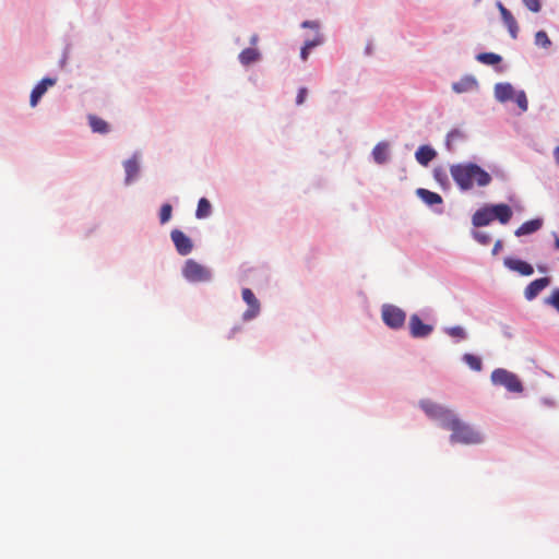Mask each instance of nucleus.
I'll list each match as a JSON object with an SVG mask.
<instances>
[{"mask_svg":"<svg viewBox=\"0 0 559 559\" xmlns=\"http://www.w3.org/2000/svg\"><path fill=\"white\" fill-rule=\"evenodd\" d=\"M476 59L479 62H481L484 64H488V66L498 64L502 60V58L499 55L493 53V52H481V53L477 55Z\"/></svg>","mask_w":559,"mask_h":559,"instance_id":"obj_24","label":"nucleus"},{"mask_svg":"<svg viewBox=\"0 0 559 559\" xmlns=\"http://www.w3.org/2000/svg\"><path fill=\"white\" fill-rule=\"evenodd\" d=\"M555 158H556V162L558 163L559 165V146L556 148L555 151Z\"/></svg>","mask_w":559,"mask_h":559,"instance_id":"obj_44","label":"nucleus"},{"mask_svg":"<svg viewBox=\"0 0 559 559\" xmlns=\"http://www.w3.org/2000/svg\"><path fill=\"white\" fill-rule=\"evenodd\" d=\"M420 406L430 418L439 420L442 428L453 415L451 409L444 408L430 401H421Z\"/></svg>","mask_w":559,"mask_h":559,"instance_id":"obj_6","label":"nucleus"},{"mask_svg":"<svg viewBox=\"0 0 559 559\" xmlns=\"http://www.w3.org/2000/svg\"><path fill=\"white\" fill-rule=\"evenodd\" d=\"M258 39H259L258 35H257V34H254V35H252V36H251V38H250V43H251L252 45H255V44H257V41H258Z\"/></svg>","mask_w":559,"mask_h":559,"instance_id":"obj_43","label":"nucleus"},{"mask_svg":"<svg viewBox=\"0 0 559 559\" xmlns=\"http://www.w3.org/2000/svg\"><path fill=\"white\" fill-rule=\"evenodd\" d=\"M171 213H173V206L169 203L163 204L160 207V212H159L160 224L167 223L171 217Z\"/></svg>","mask_w":559,"mask_h":559,"instance_id":"obj_30","label":"nucleus"},{"mask_svg":"<svg viewBox=\"0 0 559 559\" xmlns=\"http://www.w3.org/2000/svg\"><path fill=\"white\" fill-rule=\"evenodd\" d=\"M535 44L537 46H540L543 48H548L550 47L551 45V41L547 35L546 32L544 31H538L536 34H535Z\"/></svg>","mask_w":559,"mask_h":559,"instance_id":"obj_28","label":"nucleus"},{"mask_svg":"<svg viewBox=\"0 0 559 559\" xmlns=\"http://www.w3.org/2000/svg\"><path fill=\"white\" fill-rule=\"evenodd\" d=\"M559 312V288L552 290L551 295L546 299Z\"/></svg>","mask_w":559,"mask_h":559,"instance_id":"obj_34","label":"nucleus"},{"mask_svg":"<svg viewBox=\"0 0 559 559\" xmlns=\"http://www.w3.org/2000/svg\"><path fill=\"white\" fill-rule=\"evenodd\" d=\"M514 100L518 104V106L522 109V111H526L528 107L526 95L523 91L515 93Z\"/></svg>","mask_w":559,"mask_h":559,"instance_id":"obj_31","label":"nucleus"},{"mask_svg":"<svg viewBox=\"0 0 559 559\" xmlns=\"http://www.w3.org/2000/svg\"><path fill=\"white\" fill-rule=\"evenodd\" d=\"M388 148H389V145L388 143H378L374 147H373V151H372V156H373V159L376 160V163L378 164H383L388 160Z\"/></svg>","mask_w":559,"mask_h":559,"instance_id":"obj_21","label":"nucleus"},{"mask_svg":"<svg viewBox=\"0 0 559 559\" xmlns=\"http://www.w3.org/2000/svg\"><path fill=\"white\" fill-rule=\"evenodd\" d=\"M502 248V241L501 240H497L493 248H492V254L496 255L498 254V252L501 250Z\"/></svg>","mask_w":559,"mask_h":559,"instance_id":"obj_39","label":"nucleus"},{"mask_svg":"<svg viewBox=\"0 0 559 559\" xmlns=\"http://www.w3.org/2000/svg\"><path fill=\"white\" fill-rule=\"evenodd\" d=\"M182 274L189 282L194 283L207 282L211 280V272L205 266L192 259L186 261L182 269Z\"/></svg>","mask_w":559,"mask_h":559,"instance_id":"obj_4","label":"nucleus"},{"mask_svg":"<svg viewBox=\"0 0 559 559\" xmlns=\"http://www.w3.org/2000/svg\"><path fill=\"white\" fill-rule=\"evenodd\" d=\"M515 91L509 83H498L495 86V96L500 102L513 99Z\"/></svg>","mask_w":559,"mask_h":559,"instance_id":"obj_15","label":"nucleus"},{"mask_svg":"<svg viewBox=\"0 0 559 559\" xmlns=\"http://www.w3.org/2000/svg\"><path fill=\"white\" fill-rule=\"evenodd\" d=\"M307 94H308V90L306 87L299 88L297 97H296V104L298 106L302 105L305 103Z\"/></svg>","mask_w":559,"mask_h":559,"instance_id":"obj_37","label":"nucleus"},{"mask_svg":"<svg viewBox=\"0 0 559 559\" xmlns=\"http://www.w3.org/2000/svg\"><path fill=\"white\" fill-rule=\"evenodd\" d=\"M504 265L508 269L520 273L521 275L528 276V275H532L534 272V269L530 263H527L523 260H520V259L507 258L504 260Z\"/></svg>","mask_w":559,"mask_h":559,"instance_id":"obj_12","label":"nucleus"},{"mask_svg":"<svg viewBox=\"0 0 559 559\" xmlns=\"http://www.w3.org/2000/svg\"><path fill=\"white\" fill-rule=\"evenodd\" d=\"M320 44H321V40L318 38V39L307 40L304 46L308 50H310L311 48H313V47H316V46H318Z\"/></svg>","mask_w":559,"mask_h":559,"instance_id":"obj_38","label":"nucleus"},{"mask_svg":"<svg viewBox=\"0 0 559 559\" xmlns=\"http://www.w3.org/2000/svg\"><path fill=\"white\" fill-rule=\"evenodd\" d=\"M243 301L248 305V309L243 312L242 319L249 321L254 319L260 312V302L250 288H243L241 292Z\"/></svg>","mask_w":559,"mask_h":559,"instance_id":"obj_8","label":"nucleus"},{"mask_svg":"<svg viewBox=\"0 0 559 559\" xmlns=\"http://www.w3.org/2000/svg\"><path fill=\"white\" fill-rule=\"evenodd\" d=\"M543 226L540 218H535L523 223L516 230L515 236L521 237L537 231Z\"/></svg>","mask_w":559,"mask_h":559,"instance_id":"obj_17","label":"nucleus"},{"mask_svg":"<svg viewBox=\"0 0 559 559\" xmlns=\"http://www.w3.org/2000/svg\"><path fill=\"white\" fill-rule=\"evenodd\" d=\"M417 195L428 205L441 204L442 198L440 194L429 191L424 188L417 190Z\"/></svg>","mask_w":559,"mask_h":559,"instance_id":"obj_19","label":"nucleus"},{"mask_svg":"<svg viewBox=\"0 0 559 559\" xmlns=\"http://www.w3.org/2000/svg\"><path fill=\"white\" fill-rule=\"evenodd\" d=\"M383 322L391 329H401L406 319V313L393 305H384L381 310Z\"/></svg>","mask_w":559,"mask_h":559,"instance_id":"obj_5","label":"nucleus"},{"mask_svg":"<svg viewBox=\"0 0 559 559\" xmlns=\"http://www.w3.org/2000/svg\"><path fill=\"white\" fill-rule=\"evenodd\" d=\"M260 53L254 48H246L239 55V60L242 64L248 66L259 60Z\"/></svg>","mask_w":559,"mask_h":559,"instance_id":"obj_22","label":"nucleus"},{"mask_svg":"<svg viewBox=\"0 0 559 559\" xmlns=\"http://www.w3.org/2000/svg\"><path fill=\"white\" fill-rule=\"evenodd\" d=\"M493 221V214L491 207H484L476 211L473 215L472 222L474 226H487Z\"/></svg>","mask_w":559,"mask_h":559,"instance_id":"obj_14","label":"nucleus"},{"mask_svg":"<svg viewBox=\"0 0 559 559\" xmlns=\"http://www.w3.org/2000/svg\"><path fill=\"white\" fill-rule=\"evenodd\" d=\"M501 17H502L506 26L508 27V31H509L511 37L515 39L518 37V33H519V25H518V22L515 21L514 16L512 15V13L509 10H503V15Z\"/></svg>","mask_w":559,"mask_h":559,"instance_id":"obj_20","label":"nucleus"},{"mask_svg":"<svg viewBox=\"0 0 559 559\" xmlns=\"http://www.w3.org/2000/svg\"><path fill=\"white\" fill-rule=\"evenodd\" d=\"M435 179L442 186L448 183V176L443 168L438 167L433 170Z\"/></svg>","mask_w":559,"mask_h":559,"instance_id":"obj_32","label":"nucleus"},{"mask_svg":"<svg viewBox=\"0 0 559 559\" xmlns=\"http://www.w3.org/2000/svg\"><path fill=\"white\" fill-rule=\"evenodd\" d=\"M302 27H317V24L314 22H311V21H305L302 24H301Z\"/></svg>","mask_w":559,"mask_h":559,"instance_id":"obj_41","label":"nucleus"},{"mask_svg":"<svg viewBox=\"0 0 559 559\" xmlns=\"http://www.w3.org/2000/svg\"><path fill=\"white\" fill-rule=\"evenodd\" d=\"M463 360L474 371H480L483 368L481 359L473 354H464Z\"/></svg>","mask_w":559,"mask_h":559,"instance_id":"obj_26","label":"nucleus"},{"mask_svg":"<svg viewBox=\"0 0 559 559\" xmlns=\"http://www.w3.org/2000/svg\"><path fill=\"white\" fill-rule=\"evenodd\" d=\"M170 237L179 254L187 255L192 251V241L183 231L174 229Z\"/></svg>","mask_w":559,"mask_h":559,"instance_id":"obj_9","label":"nucleus"},{"mask_svg":"<svg viewBox=\"0 0 559 559\" xmlns=\"http://www.w3.org/2000/svg\"><path fill=\"white\" fill-rule=\"evenodd\" d=\"M525 7L532 12H539L540 2L539 0H523Z\"/></svg>","mask_w":559,"mask_h":559,"instance_id":"obj_36","label":"nucleus"},{"mask_svg":"<svg viewBox=\"0 0 559 559\" xmlns=\"http://www.w3.org/2000/svg\"><path fill=\"white\" fill-rule=\"evenodd\" d=\"M56 84L55 79L45 78L43 79L32 91L31 93V106L35 107L40 99V97L47 92L48 87L53 86Z\"/></svg>","mask_w":559,"mask_h":559,"instance_id":"obj_11","label":"nucleus"},{"mask_svg":"<svg viewBox=\"0 0 559 559\" xmlns=\"http://www.w3.org/2000/svg\"><path fill=\"white\" fill-rule=\"evenodd\" d=\"M490 207L493 214V219H498L503 225L509 223L513 214L509 205L500 203L491 205Z\"/></svg>","mask_w":559,"mask_h":559,"instance_id":"obj_13","label":"nucleus"},{"mask_svg":"<svg viewBox=\"0 0 559 559\" xmlns=\"http://www.w3.org/2000/svg\"><path fill=\"white\" fill-rule=\"evenodd\" d=\"M211 203L207 199L201 198L198 202V207L195 211V216L198 218H205L211 214Z\"/></svg>","mask_w":559,"mask_h":559,"instance_id":"obj_25","label":"nucleus"},{"mask_svg":"<svg viewBox=\"0 0 559 559\" xmlns=\"http://www.w3.org/2000/svg\"><path fill=\"white\" fill-rule=\"evenodd\" d=\"M445 333L451 336V337H454L459 341L461 340H465L466 338V332L465 330L460 326V325H456V326H451V328H447L445 329Z\"/></svg>","mask_w":559,"mask_h":559,"instance_id":"obj_27","label":"nucleus"},{"mask_svg":"<svg viewBox=\"0 0 559 559\" xmlns=\"http://www.w3.org/2000/svg\"><path fill=\"white\" fill-rule=\"evenodd\" d=\"M408 328L411 335L415 338L427 337L433 331V326L431 324L424 323L416 313L409 317Z\"/></svg>","mask_w":559,"mask_h":559,"instance_id":"obj_7","label":"nucleus"},{"mask_svg":"<svg viewBox=\"0 0 559 559\" xmlns=\"http://www.w3.org/2000/svg\"><path fill=\"white\" fill-rule=\"evenodd\" d=\"M126 181L130 182L139 173V164L135 158L124 162Z\"/></svg>","mask_w":559,"mask_h":559,"instance_id":"obj_23","label":"nucleus"},{"mask_svg":"<svg viewBox=\"0 0 559 559\" xmlns=\"http://www.w3.org/2000/svg\"><path fill=\"white\" fill-rule=\"evenodd\" d=\"M463 136L462 132L459 131V130H452L448 133L447 135V147L449 151L452 150V143L455 141V140H459Z\"/></svg>","mask_w":559,"mask_h":559,"instance_id":"obj_33","label":"nucleus"},{"mask_svg":"<svg viewBox=\"0 0 559 559\" xmlns=\"http://www.w3.org/2000/svg\"><path fill=\"white\" fill-rule=\"evenodd\" d=\"M474 238L476 241H478L480 245H484V246L488 245L491 241L490 235H488L487 233H484V231H475Z\"/></svg>","mask_w":559,"mask_h":559,"instance_id":"obj_35","label":"nucleus"},{"mask_svg":"<svg viewBox=\"0 0 559 559\" xmlns=\"http://www.w3.org/2000/svg\"><path fill=\"white\" fill-rule=\"evenodd\" d=\"M450 174L463 191L487 187L492 180L490 174L475 163L454 164L450 167Z\"/></svg>","mask_w":559,"mask_h":559,"instance_id":"obj_1","label":"nucleus"},{"mask_svg":"<svg viewBox=\"0 0 559 559\" xmlns=\"http://www.w3.org/2000/svg\"><path fill=\"white\" fill-rule=\"evenodd\" d=\"M88 123L93 132L106 134L109 132V124L102 118L90 115L88 116Z\"/></svg>","mask_w":559,"mask_h":559,"instance_id":"obj_18","label":"nucleus"},{"mask_svg":"<svg viewBox=\"0 0 559 559\" xmlns=\"http://www.w3.org/2000/svg\"><path fill=\"white\" fill-rule=\"evenodd\" d=\"M490 379L495 385L504 386L509 392L521 393L523 391V385L519 377L507 369H495L491 372Z\"/></svg>","mask_w":559,"mask_h":559,"instance_id":"obj_3","label":"nucleus"},{"mask_svg":"<svg viewBox=\"0 0 559 559\" xmlns=\"http://www.w3.org/2000/svg\"><path fill=\"white\" fill-rule=\"evenodd\" d=\"M555 249L559 250V237L558 236H556V239H555Z\"/></svg>","mask_w":559,"mask_h":559,"instance_id":"obj_45","label":"nucleus"},{"mask_svg":"<svg viewBox=\"0 0 559 559\" xmlns=\"http://www.w3.org/2000/svg\"><path fill=\"white\" fill-rule=\"evenodd\" d=\"M497 7L500 11L501 16L503 15V10H508L500 1L497 2Z\"/></svg>","mask_w":559,"mask_h":559,"instance_id":"obj_42","label":"nucleus"},{"mask_svg":"<svg viewBox=\"0 0 559 559\" xmlns=\"http://www.w3.org/2000/svg\"><path fill=\"white\" fill-rule=\"evenodd\" d=\"M443 428L452 431L450 436L452 443L477 444L483 441L481 435L462 421L454 413Z\"/></svg>","mask_w":559,"mask_h":559,"instance_id":"obj_2","label":"nucleus"},{"mask_svg":"<svg viewBox=\"0 0 559 559\" xmlns=\"http://www.w3.org/2000/svg\"><path fill=\"white\" fill-rule=\"evenodd\" d=\"M550 284V280L548 277L537 278L531 282L525 290L524 296L527 300H533L536 298L542 290H544Z\"/></svg>","mask_w":559,"mask_h":559,"instance_id":"obj_10","label":"nucleus"},{"mask_svg":"<svg viewBox=\"0 0 559 559\" xmlns=\"http://www.w3.org/2000/svg\"><path fill=\"white\" fill-rule=\"evenodd\" d=\"M309 56V50L304 46L300 51V58L306 61Z\"/></svg>","mask_w":559,"mask_h":559,"instance_id":"obj_40","label":"nucleus"},{"mask_svg":"<svg viewBox=\"0 0 559 559\" xmlns=\"http://www.w3.org/2000/svg\"><path fill=\"white\" fill-rule=\"evenodd\" d=\"M475 80L473 79H465V80H462L461 82H457V83H454L452 85V88L456 92V93H462V92H465L467 91L469 87H472L473 85H475Z\"/></svg>","mask_w":559,"mask_h":559,"instance_id":"obj_29","label":"nucleus"},{"mask_svg":"<svg viewBox=\"0 0 559 559\" xmlns=\"http://www.w3.org/2000/svg\"><path fill=\"white\" fill-rule=\"evenodd\" d=\"M436 151L428 145L419 146L415 153L416 160L423 166H427L436 157Z\"/></svg>","mask_w":559,"mask_h":559,"instance_id":"obj_16","label":"nucleus"}]
</instances>
